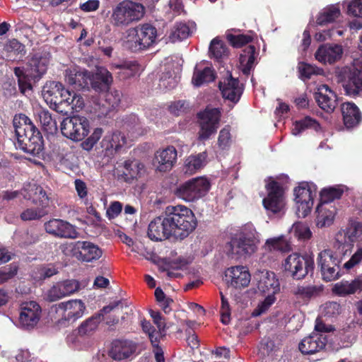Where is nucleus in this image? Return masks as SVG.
<instances>
[{
  "label": "nucleus",
  "mask_w": 362,
  "mask_h": 362,
  "mask_svg": "<svg viewBox=\"0 0 362 362\" xmlns=\"http://www.w3.org/2000/svg\"><path fill=\"white\" fill-rule=\"evenodd\" d=\"M259 242V233L252 223H247L230 233L226 250L232 258L245 259L257 251Z\"/></svg>",
  "instance_id": "obj_1"
},
{
  "label": "nucleus",
  "mask_w": 362,
  "mask_h": 362,
  "mask_svg": "<svg viewBox=\"0 0 362 362\" xmlns=\"http://www.w3.org/2000/svg\"><path fill=\"white\" fill-rule=\"evenodd\" d=\"M17 138L16 148L33 156L42 153L43 139L40 131L24 114L16 115L13 120Z\"/></svg>",
  "instance_id": "obj_2"
},
{
  "label": "nucleus",
  "mask_w": 362,
  "mask_h": 362,
  "mask_svg": "<svg viewBox=\"0 0 362 362\" xmlns=\"http://www.w3.org/2000/svg\"><path fill=\"white\" fill-rule=\"evenodd\" d=\"M254 281L258 290L267 295L252 313V316L258 317L266 313L276 301L275 295L280 291V282L274 272L267 269L257 271L254 274Z\"/></svg>",
  "instance_id": "obj_3"
},
{
  "label": "nucleus",
  "mask_w": 362,
  "mask_h": 362,
  "mask_svg": "<svg viewBox=\"0 0 362 362\" xmlns=\"http://www.w3.org/2000/svg\"><path fill=\"white\" fill-rule=\"evenodd\" d=\"M165 214L170 224L173 236L182 239L192 233L197 226V219L193 211L183 205L169 206Z\"/></svg>",
  "instance_id": "obj_4"
},
{
  "label": "nucleus",
  "mask_w": 362,
  "mask_h": 362,
  "mask_svg": "<svg viewBox=\"0 0 362 362\" xmlns=\"http://www.w3.org/2000/svg\"><path fill=\"white\" fill-rule=\"evenodd\" d=\"M157 37L156 28L144 23L126 30L122 38L123 46L133 52L146 49L152 46Z\"/></svg>",
  "instance_id": "obj_5"
},
{
  "label": "nucleus",
  "mask_w": 362,
  "mask_h": 362,
  "mask_svg": "<svg viewBox=\"0 0 362 362\" xmlns=\"http://www.w3.org/2000/svg\"><path fill=\"white\" fill-rule=\"evenodd\" d=\"M42 95L47 103H50V105H54L55 107L57 103H66L71 110L79 112L85 106L84 99L80 94L64 89L59 82L53 81L49 87H45Z\"/></svg>",
  "instance_id": "obj_6"
},
{
  "label": "nucleus",
  "mask_w": 362,
  "mask_h": 362,
  "mask_svg": "<svg viewBox=\"0 0 362 362\" xmlns=\"http://www.w3.org/2000/svg\"><path fill=\"white\" fill-rule=\"evenodd\" d=\"M54 309L57 326L65 327L82 317L86 305L81 300L74 299L55 305Z\"/></svg>",
  "instance_id": "obj_7"
},
{
  "label": "nucleus",
  "mask_w": 362,
  "mask_h": 362,
  "mask_svg": "<svg viewBox=\"0 0 362 362\" xmlns=\"http://www.w3.org/2000/svg\"><path fill=\"white\" fill-rule=\"evenodd\" d=\"M313 259L298 253L289 255L282 262L284 271L293 279L301 280L313 269Z\"/></svg>",
  "instance_id": "obj_8"
},
{
  "label": "nucleus",
  "mask_w": 362,
  "mask_h": 362,
  "mask_svg": "<svg viewBox=\"0 0 362 362\" xmlns=\"http://www.w3.org/2000/svg\"><path fill=\"white\" fill-rule=\"evenodd\" d=\"M90 129L88 119L83 116L69 117L61 122V132L63 136L74 141H82L88 135Z\"/></svg>",
  "instance_id": "obj_9"
},
{
  "label": "nucleus",
  "mask_w": 362,
  "mask_h": 362,
  "mask_svg": "<svg viewBox=\"0 0 362 362\" xmlns=\"http://www.w3.org/2000/svg\"><path fill=\"white\" fill-rule=\"evenodd\" d=\"M342 86L349 95H357L362 91V56L354 61L353 67L340 73Z\"/></svg>",
  "instance_id": "obj_10"
},
{
  "label": "nucleus",
  "mask_w": 362,
  "mask_h": 362,
  "mask_svg": "<svg viewBox=\"0 0 362 362\" xmlns=\"http://www.w3.org/2000/svg\"><path fill=\"white\" fill-rule=\"evenodd\" d=\"M316 194L317 187L313 182H301L294 189L298 217L304 218L310 212Z\"/></svg>",
  "instance_id": "obj_11"
},
{
  "label": "nucleus",
  "mask_w": 362,
  "mask_h": 362,
  "mask_svg": "<svg viewBox=\"0 0 362 362\" xmlns=\"http://www.w3.org/2000/svg\"><path fill=\"white\" fill-rule=\"evenodd\" d=\"M209 188V180L205 177H199L180 185L176 189L175 194L185 202H194L204 196Z\"/></svg>",
  "instance_id": "obj_12"
},
{
  "label": "nucleus",
  "mask_w": 362,
  "mask_h": 362,
  "mask_svg": "<svg viewBox=\"0 0 362 362\" xmlns=\"http://www.w3.org/2000/svg\"><path fill=\"white\" fill-rule=\"evenodd\" d=\"M341 259L330 249H325L318 254L317 262L325 281H331L339 277Z\"/></svg>",
  "instance_id": "obj_13"
},
{
  "label": "nucleus",
  "mask_w": 362,
  "mask_h": 362,
  "mask_svg": "<svg viewBox=\"0 0 362 362\" xmlns=\"http://www.w3.org/2000/svg\"><path fill=\"white\" fill-rule=\"evenodd\" d=\"M362 238V223L351 221L345 229H341L335 235V240L338 245L339 253L344 257L349 252L352 244L358 239Z\"/></svg>",
  "instance_id": "obj_14"
},
{
  "label": "nucleus",
  "mask_w": 362,
  "mask_h": 362,
  "mask_svg": "<svg viewBox=\"0 0 362 362\" xmlns=\"http://www.w3.org/2000/svg\"><path fill=\"white\" fill-rule=\"evenodd\" d=\"M265 187L267 195L262 201L265 209L274 214L283 212L286 205L283 187L274 180H269Z\"/></svg>",
  "instance_id": "obj_15"
},
{
  "label": "nucleus",
  "mask_w": 362,
  "mask_h": 362,
  "mask_svg": "<svg viewBox=\"0 0 362 362\" xmlns=\"http://www.w3.org/2000/svg\"><path fill=\"white\" fill-rule=\"evenodd\" d=\"M221 112L218 108L206 107L198 114L200 130L199 139L206 140L215 134L218 127Z\"/></svg>",
  "instance_id": "obj_16"
},
{
  "label": "nucleus",
  "mask_w": 362,
  "mask_h": 362,
  "mask_svg": "<svg viewBox=\"0 0 362 362\" xmlns=\"http://www.w3.org/2000/svg\"><path fill=\"white\" fill-rule=\"evenodd\" d=\"M177 152L173 146L157 150L152 161L155 170L160 173H166L173 169L177 162Z\"/></svg>",
  "instance_id": "obj_17"
},
{
  "label": "nucleus",
  "mask_w": 362,
  "mask_h": 362,
  "mask_svg": "<svg viewBox=\"0 0 362 362\" xmlns=\"http://www.w3.org/2000/svg\"><path fill=\"white\" fill-rule=\"evenodd\" d=\"M41 308L35 301L24 302L21 306L19 325L24 329H32L38 323Z\"/></svg>",
  "instance_id": "obj_18"
},
{
  "label": "nucleus",
  "mask_w": 362,
  "mask_h": 362,
  "mask_svg": "<svg viewBox=\"0 0 362 362\" xmlns=\"http://www.w3.org/2000/svg\"><path fill=\"white\" fill-rule=\"evenodd\" d=\"M44 226L47 233L57 238L75 239L78 237V232L75 227L62 219H51L47 221Z\"/></svg>",
  "instance_id": "obj_19"
},
{
  "label": "nucleus",
  "mask_w": 362,
  "mask_h": 362,
  "mask_svg": "<svg viewBox=\"0 0 362 362\" xmlns=\"http://www.w3.org/2000/svg\"><path fill=\"white\" fill-rule=\"evenodd\" d=\"M165 213L164 215L155 218L148 225V235L155 241H162L173 236L170 224Z\"/></svg>",
  "instance_id": "obj_20"
},
{
  "label": "nucleus",
  "mask_w": 362,
  "mask_h": 362,
  "mask_svg": "<svg viewBox=\"0 0 362 362\" xmlns=\"http://www.w3.org/2000/svg\"><path fill=\"white\" fill-rule=\"evenodd\" d=\"M225 278L228 285L238 289L247 287L251 280L249 270L243 266L228 268L225 272Z\"/></svg>",
  "instance_id": "obj_21"
},
{
  "label": "nucleus",
  "mask_w": 362,
  "mask_h": 362,
  "mask_svg": "<svg viewBox=\"0 0 362 362\" xmlns=\"http://www.w3.org/2000/svg\"><path fill=\"white\" fill-rule=\"evenodd\" d=\"M327 341L325 334L313 332L301 340L298 348L303 354L311 355L322 351L325 348Z\"/></svg>",
  "instance_id": "obj_22"
},
{
  "label": "nucleus",
  "mask_w": 362,
  "mask_h": 362,
  "mask_svg": "<svg viewBox=\"0 0 362 362\" xmlns=\"http://www.w3.org/2000/svg\"><path fill=\"white\" fill-rule=\"evenodd\" d=\"M77 252L75 258L83 262H93L103 255V250L96 244L90 241H76Z\"/></svg>",
  "instance_id": "obj_23"
},
{
  "label": "nucleus",
  "mask_w": 362,
  "mask_h": 362,
  "mask_svg": "<svg viewBox=\"0 0 362 362\" xmlns=\"http://www.w3.org/2000/svg\"><path fill=\"white\" fill-rule=\"evenodd\" d=\"M315 98L319 107L327 112H332L337 105L336 93L325 84L317 87Z\"/></svg>",
  "instance_id": "obj_24"
},
{
  "label": "nucleus",
  "mask_w": 362,
  "mask_h": 362,
  "mask_svg": "<svg viewBox=\"0 0 362 362\" xmlns=\"http://www.w3.org/2000/svg\"><path fill=\"white\" fill-rule=\"evenodd\" d=\"M112 74L105 67H97L95 74L90 73L89 86L95 92H104L109 89L112 83Z\"/></svg>",
  "instance_id": "obj_25"
},
{
  "label": "nucleus",
  "mask_w": 362,
  "mask_h": 362,
  "mask_svg": "<svg viewBox=\"0 0 362 362\" xmlns=\"http://www.w3.org/2000/svg\"><path fill=\"white\" fill-rule=\"evenodd\" d=\"M65 80L76 89L88 88L90 72L78 67L70 68L66 70Z\"/></svg>",
  "instance_id": "obj_26"
},
{
  "label": "nucleus",
  "mask_w": 362,
  "mask_h": 362,
  "mask_svg": "<svg viewBox=\"0 0 362 362\" xmlns=\"http://www.w3.org/2000/svg\"><path fill=\"white\" fill-rule=\"evenodd\" d=\"M219 88L224 98L237 103L242 94V87L238 79L230 75L219 82Z\"/></svg>",
  "instance_id": "obj_27"
},
{
  "label": "nucleus",
  "mask_w": 362,
  "mask_h": 362,
  "mask_svg": "<svg viewBox=\"0 0 362 362\" xmlns=\"http://www.w3.org/2000/svg\"><path fill=\"white\" fill-rule=\"evenodd\" d=\"M342 48L338 45H324L320 46L315 52V59L320 63H334L340 59Z\"/></svg>",
  "instance_id": "obj_28"
},
{
  "label": "nucleus",
  "mask_w": 362,
  "mask_h": 362,
  "mask_svg": "<svg viewBox=\"0 0 362 362\" xmlns=\"http://www.w3.org/2000/svg\"><path fill=\"white\" fill-rule=\"evenodd\" d=\"M215 78L214 71L206 62H201L194 68L192 82L195 86L211 82Z\"/></svg>",
  "instance_id": "obj_29"
},
{
  "label": "nucleus",
  "mask_w": 362,
  "mask_h": 362,
  "mask_svg": "<svg viewBox=\"0 0 362 362\" xmlns=\"http://www.w3.org/2000/svg\"><path fill=\"white\" fill-rule=\"evenodd\" d=\"M136 350L135 344L127 340H117L112 342L110 356L114 360L121 361L129 358Z\"/></svg>",
  "instance_id": "obj_30"
},
{
  "label": "nucleus",
  "mask_w": 362,
  "mask_h": 362,
  "mask_svg": "<svg viewBox=\"0 0 362 362\" xmlns=\"http://www.w3.org/2000/svg\"><path fill=\"white\" fill-rule=\"evenodd\" d=\"M48 62L47 58L38 54H34L29 59L24 71L26 75L31 78H39L46 72Z\"/></svg>",
  "instance_id": "obj_31"
},
{
  "label": "nucleus",
  "mask_w": 362,
  "mask_h": 362,
  "mask_svg": "<svg viewBox=\"0 0 362 362\" xmlns=\"http://www.w3.org/2000/svg\"><path fill=\"white\" fill-rule=\"evenodd\" d=\"M316 225L319 228L329 226L332 224L336 214V209L332 204L320 203L316 209Z\"/></svg>",
  "instance_id": "obj_32"
},
{
  "label": "nucleus",
  "mask_w": 362,
  "mask_h": 362,
  "mask_svg": "<svg viewBox=\"0 0 362 362\" xmlns=\"http://www.w3.org/2000/svg\"><path fill=\"white\" fill-rule=\"evenodd\" d=\"M127 144V137L123 133L119 132L107 134L100 142L101 148L111 153Z\"/></svg>",
  "instance_id": "obj_33"
},
{
  "label": "nucleus",
  "mask_w": 362,
  "mask_h": 362,
  "mask_svg": "<svg viewBox=\"0 0 362 362\" xmlns=\"http://www.w3.org/2000/svg\"><path fill=\"white\" fill-rule=\"evenodd\" d=\"M206 163V152L192 154L185 159L183 171L185 174L191 175L201 170Z\"/></svg>",
  "instance_id": "obj_34"
},
{
  "label": "nucleus",
  "mask_w": 362,
  "mask_h": 362,
  "mask_svg": "<svg viewBox=\"0 0 362 362\" xmlns=\"http://www.w3.org/2000/svg\"><path fill=\"white\" fill-rule=\"evenodd\" d=\"M332 291L334 293L345 296L346 295L354 293L356 291H362V275L358 276L351 281H341L337 283Z\"/></svg>",
  "instance_id": "obj_35"
},
{
  "label": "nucleus",
  "mask_w": 362,
  "mask_h": 362,
  "mask_svg": "<svg viewBox=\"0 0 362 362\" xmlns=\"http://www.w3.org/2000/svg\"><path fill=\"white\" fill-rule=\"evenodd\" d=\"M341 112L344 124L350 128L357 125L361 120L358 107L353 103H345L341 105Z\"/></svg>",
  "instance_id": "obj_36"
},
{
  "label": "nucleus",
  "mask_w": 362,
  "mask_h": 362,
  "mask_svg": "<svg viewBox=\"0 0 362 362\" xmlns=\"http://www.w3.org/2000/svg\"><path fill=\"white\" fill-rule=\"evenodd\" d=\"M123 175L126 181L140 177L145 173L144 165L136 159H128L123 163Z\"/></svg>",
  "instance_id": "obj_37"
},
{
  "label": "nucleus",
  "mask_w": 362,
  "mask_h": 362,
  "mask_svg": "<svg viewBox=\"0 0 362 362\" xmlns=\"http://www.w3.org/2000/svg\"><path fill=\"white\" fill-rule=\"evenodd\" d=\"M0 47V54L6 57H21L25 54V46L16 39L8 40L2 42Z\"/></svg>",
  "instance_id": "obj_38"
},
{
  "label": "nucleus",
  "mask_w": 362,
  "mask_h": 362,
  "mask_svg": "<svg viewBox=\"0 0 362 362\" xmlns=\"http://www.w3.org/2000/svg\"><path fill=\"white\" fill-rule=\"evenodd\" d=\"M255 48L250 45L243 50L240 54L239 63L240 69L244 74H249L251 69L254 67L255 60Z\"/></svg>",
  "instance_id": "obj_39"
},
{
  "label": "nucleus",
  "mask_w": 362,
  "mask_h": 362,
  "mask_svg": "<svg viewBox=\"0 0 362 362\" xmlns=\"http://www.w3.org/2000/svg\"><path fill=\"white\" fill-rule=\"evenodd\" d=\"M124 4L120 2L113 9L111 15L112 23L118 27L127 26L132 23L131 18L124 7Z\"/></svg>",
  "instance_id": "obj_40"
},
{
  "label": "nucleus",
  "mask_w": 362,
  "mask_h": 362,
  "mask_svg": "<svg viewBox=\"0 0 362 362\" xmlns=\"http://www.w3.org/2000/svg\"><path fill=\"white\" fill-rule=\"evenodd\" d=\"M112 66L118 69L119 77L121 79H127L140 74V66L136 62H124L122 64H114Z\"/></svg>",
  "instance_id": "obj_41"
},
{
  "label": "nucleus",
  "mask_w": 362,
  "mask_h": 362,
  "mask_svg": "<svg viewBox=\"0 0 362 362\" xmlns=\"http://www.w3.org/2000/svg\"><path fill=\"white\" fill-rule=\"evenodd\" d=\"M194 25L185 23H179L175 25L169 35V38L172 42L186 39L192 33Z\"/></svg>",
  "instance_id": "obj_42"
},
{
  "label": "nucleus",
  "mask_w": 362,
  "mask_h": 362,
  "mask_svg": "<svg viewBox=\"0 0 362 362\" xmlns=\"http://www.w3.org/2000/svg\"><path fill=\"white\" fill-rule=\"evenodd\" d=\"M209 56L215 59H223L228 56V49L224 42L218 37L213 39L209 45Z\"/></svg>",
  "instance_id": "obj_43"
},
{
  "label": "nucleus",
  "mask_w": 362,
  "mask_h": 362,
  "mask_svg": "<svg viewBox=\"0 0 362 362\" xmlns=\"http://www.w3.org/2000/svg\"><path fill=\"white\" fill-rule=\"evenodd\" d=\"M122 3L124 4V7L132 23L141 20L144 16L145 7L143 4L129 0L123 1Z\"/></svg>",
  "instance_id": "obj_44"
},
{
  "label": "nucleus",
  "mask_w": 362,
  "mask_h": 362,
  "mask_svg": "<svg viewBox=\"0 0 362 362\" xmlns=\"http://www.w3.org/2000/svg\"><path fill=\"white\" fill-rule=\"evenodd\" d=\"M264 247L267 251H286L289 249L288 240L284 235L269 238L266 240Z\"/></svg>",
  "instance_id": "obj_45"
},
{
  "label": "nucleus",
  "mask_w": 362,
  "mask_h": 362,
  "mask_svg": "<svg viewBox=\"0 0 362 362\" xmlns=\"http://www.w3.org/2000/svg\"><path fill=\"white\" fill-rule=\"evenodd\" d=\"M122 93L117 90H111L105 95V104H103V113H107L112 109L118 107L120 105Z\"/></svg>",
  "instance_id": "obj_46"
},
{
  "label": "nucleus",
  "mask_w": 362,
  "mask_h": 362,
  "mask_svg": "<svg viewBox=\"0 0 362 362\" xmlns=\"http://www.w3.org/2000/svg\"><path fill=\"white\" fill-rule=\"evenodd\" d=\"M307 129H313L315 131H318L320 129V124L315 119L310 117H306L294 123L292 134L297 136Z\"/></svg>",
  "instance_id": "obj_47"
},
{
  "label": "nucleus",
  "mask_w": 362,
  "mask_h": 362,
  "mask_svg": "<svg viewBox=\"0 0 362 362\" xmlns=\"http://www.w3.org/2000/svg\"><path fill=\"white\" fill-rule=\"evenodd\" d=\"M340 15V10L338 6L333 5L325 8L318 16L317 23L325 25L333 22Z\"/></svg>",
  "instance_id": "obj_48"
},
{
  "label": "nucleus",
  "mask_w": 362,
  "mask_h": 362,
  "mask_svg": "<svg viewBox=\"0 0 362 362\" xmlns=\"http://www.w3.org/2000/svg\"><path fill=\"white\" fill-rule=\"evenodd\" d=\"M35 115L45 130L47 132L52 131L56 128V122L48 110L42 108L36 109Z\"/></svg>",
  "instance_id": "obj_49"
},
{
  "label": "nucleus",
  "mask_w": 362,
  "mask_h": 362,
  "mask_svg": "<svg viewBox=\"0 0 362 362\" xmlns=\"http://www.w3.org/2000/svg\"><path fill=\"white\" fill-rule=\"evenodd\" d=\"M37 194L42 195L40 198L44 201L46 199V192L43 188L36 185L35 183H30L25 185L23 189L21 191V194L24 199L33 201L34 197L37 196Z\"/></svg>",
  "instance_id": "obj_50"
},
{
  "label": "nucleus",
  "mask_w": 362,
  "mask_h": 362,
  "mask_svg": "<svg viewBox=\"0 0 362 362\" xmlns=\"http://www.w3.org/2000/svg\"><path fill=\"white\" fill-rule=\"evenodd\" d=\"M344 192L340 186L325 188L320 192L321 203L331 204L336 199H339Z\"/></svg>",
  "instance_id": "obj_51"
},
{
  "label": "nucleus",
  "mask_w": 362,
  "mask_h": 362,
  "mask_svg": "<svg viewBox=\"0 0 362 362\" xmlns=\"http://www.w3.org/2000/svg\"><path fill=\"white\" fill-rule=\"evenodd\" d=\"M322 291V286H297L293 290L294 295L302 298H310L318 295Z\"/></svg>",
  "instance_id": "obj_52"
},
{
  "label": "nucleus",
  "mask_w": 362,
  "mask_h": 362,
  "mask_svg": "<svg viewBox=\"0 0 362 362\" xmlns=\"http://www.w3.org/2000/svg\"><path fill=\"white\" fill-rule=\"evenodd\" d=\"M46 214L44 208L41 206L27 208L21 214V218L24 221H35L42 218Z\"/></svg>",
  "instance_id": "obj_53"
},
{
  "label": "nucleus",
  "mask_w": 362,
  "mask_h": 362,
  "mask_svg": "<svg viewBox=\"0 0 362 362\" xmlns=\"http://www.w3.org/2000/svg\"><path fill=\"white\" fill-rule=\"evenodd\" d=\"M63 297L74 294L81 289V284L76 280H66L57 282Z\"/></svg>",
  "instance_id": "obj_54"
},
{
  "label": "nucleus",
  "mask_w": 362,
  "mask_h": 362,
  "mask_svg": "<svg viewBox=\"0 0 362 362\" xmlns=\"http://www.w3.org/2000/svg\"><path fill=\"white\" fill-rule=\"evenodd\" d=\"M290 231L293 233L298 239L303 240L310 239L312 235L310 228L305 223L301 222L294 223Z\"/></svg>",
  "instance_id": "obj_55"
},
{
  "label": "nucleus",
  "mask_w": 362,
  "mask_h": 362,
  "mask_svg": "<svg viewBox=\"0 0 362 362\" xmlns=\"http://www.w3.org/2000/svg\"><path fill=\"white\" fill-rule=\"evenodd\" d=\"M100 322V315L88 318L84 321L78 328V332L80 335H86L94 331Z\"/></svg>",
  "instance_id": "obj_56"
},
{
  "label": "nucleus",
  "mask_w": 362,
  "mask_h": 362,
  "mask_svg": "<svg viewBox=\"0 0 362 362\" xmlns=\"http://www.w3.org/2000/svg\"><path fill=\"white\" fill-rule=\"evenodd\" d=\"M15 75L18 78V86L21 91L25 93L26 90L31 89L30 76L26 75L23 68L16 67L14 69Z\"/></svg>",
  "instance_id": "obj_57"
},
{
  "label": "nucleus",
  "mask_w": 362,
  "mask_h": 362,
  "mask_svg": "<svg viewBox=\"0 0 362 362\" xmlns=\"http://www.w3.org/2000/svg\"><path fill=\"white\" fill-rule=\"evenodd\" d=\"M341 313V306L337 302H327L320 307V313L326 317L337 316Z\"/></svg>",
  "instance_id": "obj_58"
},
{
  "label": "nucleus",
  "mask_w": 362,
  "mask_h": 362,
  "mask_svg": "<svg viewBox=\"0 0 362 362\" xmlns=\"http://www.w3.org/2000/svg\"><path fill=\"white\" fill-rule=\"evenodd\" d=\"M15 239L20 245L25 246L37 242L39 236L37 234L33 232L23 231L16 234Z\"/></svg>",
  "instance_id": "obj_59"
},
{
  "label": "nucleus",
  "mask_w": 362,
  "mask_h": 362,
  "mask_svg": "<svg viewBox=\"0 0 362 362\" xmlns=\"http://www.w3.org/2000/svg\"><path fill=\"white\" fill-rule=\"evenodd\" d=\"M103 133V130L102 128H95L91 135L82 142L81 146L86 151L91 150L101 138Z\"/></svg>",
  "instance_id": "obj_60"
},
{
  "label": "nucleus",
  "mask_w": 362,
  "mask_h": 362,
  "mask_svg": "<svg viewBox=\"0 0 362 362\" xmlns=\"http://www.w3.org/2000/svg\"><path fill=\"white\" fill-rule=\"evenodd\" d=\"M43 298L45 300L48 302H54L59 299H62L64 297L62 296L58 284L56 283L52 287H50L49 289L44 292Z\"/></svg>",
  "instance_id": "obj_61"
},
{
  "label": "nucleus",
  "mask_w": 362,
  "mask_h": 362,
  "mask_svg": "<svg viewBox=\"0 0 362 362\" xmlns=\"http://www.w3.org/2000/svg\"><path fill=\"white\" fill-rule=\"evenodd\" d=\"M362 261V245H357V250L354 252L350 259L344 264V268L349 270Z\"/></svg>",
  "instance_id": "obj_62"
},
{
  "label": "nucleus",
  "mask_w": 362,
  "mask_h": 362,
  "mask_svg": "<svg viewBox=\"0 0 362 362\" xmlns=\"http://www.w3.org/2000/svg\"><path fill=\"white\" fill-rule=\"evenodd\" d=\"M299 72L301 77L309 78L313 74H318L321 70L309 64L300 63L298 65Z\"/></svg>",
  "instance_id": "obj_63"
},
{
  "label": "nucleus",
  "mask_w": 362,
  "mask_h": 362,
  "mask_svg": "<svg viewBox=\"0 0 362 362\" xmlns=\"http://www.w3.org/2000/svg\"><path fill=\"white\" fill-rule=\"evenodd\" d=\"M227 38L231 45L234 47H241L252 40V37L247 35H234L232 34H228L227 35Z\"/></svg>",
  "instance_id": "obj_64"
}]
</instances>
